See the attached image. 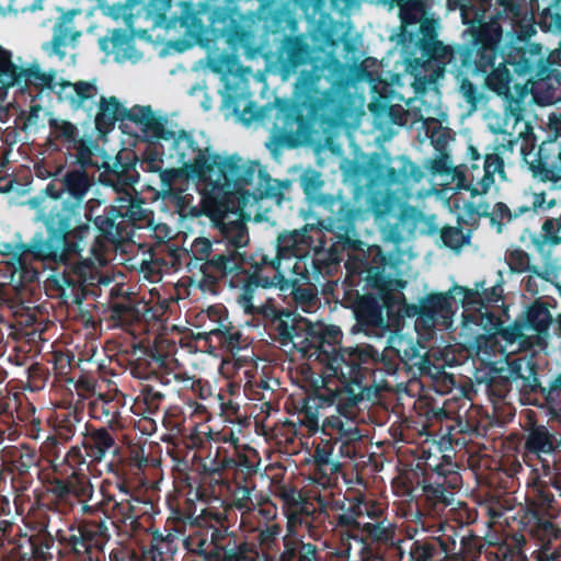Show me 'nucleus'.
<instances>
[{
    "label": "nucleus",
    "mask_w": 561,
    "mask_h": 561,
    "mask_svg": "<svg viewBox=\"0 0 561 561\" xmlns=\"http://www.w3.org/2000/svg\"><path fill=\"white\" fill-rule=\"evenodd\" d=\"M470 151H471V153H472V158H473L474 160H477V159L479 158V153L477 152V150H476V149H473V148H470Z\"/></svg>",
    "instance_id": "nucleus-38"
},
{
    "label": "nucleus",
    "mask_w": 561,
    "mask_h": 561,
    "mask_svg": "<svg viewBox=\"0 0 561 561\" xmlns=\"http://www.w3.org/2000/svg\"><path fill=\"white\" fill-rule=\"evenodd\" d=\"M304 329L307 332L306 342L309 343L310 348L308 346H301L300 351L308 355L309 357L316 356L318 359L319 352L323 351V348H328L333 351V348H339L337 346L342 340V332L335 325H323V324H308L301 323Z\"/></svg>",
    "instance_id": "nucleus-4"
},
{
    "label": "nucleus",
    "mask_w": 561,
    "mask_h": 561,
    "mask_svg": "<svg viewBox=\"0 0 561 561\" xmlns=\"http://www.w3.org/2000/svg\"><path fill=\"white\" fill-rule=\"evenodd\" d=\"M43 0H36V3L28 5L26 0H0V13L7 12H26L41 9Z\"/></svg>",
    "instance_id": "nucleus-21"
},
{
    "label": "nucleus",
    "mask_w": 561,
    "mask_h": 561,
    "mask_svg": "<svg viewBox=\"0 0 561 561\" xmlns=\"http://www.w3.org/2000/svg\"><path fill=\"white\" fill-rule=\"evenodd\" d=\"M502 289L499 287L492 288V295L488 296V301H497L501 297Z\"/></svg>",
    "instance_id": "nucleus-35"
},
{
    "label": "nucleus",
    "mask_w": 561,
    "mask_h": 561,
    "mask_svg": "<svg viewBox=\"0 0 561 561\" xmlns=\"http://www.w3.org/2000/svg\"><path fill=\"white\" fill-rule=\"evenodd\" d=\"M18 66L13 61V53L0 46V87L10 88L15 85V72Z\"/></svg>",
    "instance_id": "nucleus-14"
},
{
    "label": "nucleus",
    "mask_w": 561,
    "mask_h": 561,
    "mask_svg": "<svg viewBox=\"0 0 561 561\" xmlns=\"http://www.w3.org/2000/svg\"><path fill=\"white\" fill-rule=\"evenodd\" d=\"M127 110L114 96L102 98L95 123L100 130L111 127L116 121L126 118Z\"/></svg>",
    "instance_id": "nucleus-11"
},
{
    "label": "nucleus",
    "mask_w": 561,
    "mask_h": 561,
    "mask_svg": "<svg viewBox=\"0 0 561 561\" xmlns=\"http://www.w3.org/2000/svg\"><path fill=\"white\" fill-rule=\"evenodd\" d=\"M232 261V257L231 256H226V255H216L211 259V264H214L215 266H218L222 270H228V268H231L232 266H236V264H232L231 263Z\"/></svg>",
    "instance_id": "nucleus-29"
},
{
    "label": "nucleus",
    "mask_w": 561,
    "mask_h": 561,
    "mask_svg": "<svg viewBox=\"0 0 561 561\" xmlns=\"http://www.w3.org/2000/svg\"><path fill=\"white\" fill-rule=\"evenodd\" d=\"M500 340L507 341V342H510L512 345H513V343H514L513 334H512V333H508L507 331H502V332L496 333V335H495V341H496V343H500Z\"/></svg>",
    "instance_id": "nucleus-34"
},
{
    "label": "nucleus",
    "mask_w": 561,
    "mask_h": 561,
    "mask_svg": "<svg viewBox=\"0 0 561 561\" xmlns=\"http://www.w3.org/2000/svg\"><path fill=\"white\" fill-rule=\"evenodd\" d=\"M318 174L311 173L310 175H305L302 179V185L306 191H310L314 188L316 184H318Z\"/></svg>",
    "instance_id": "nucleus-31"
},
{
    "label": "nucleus",
    "mask_w": 561,
    "mask_h": 561,
    "mask_svg": "<svg viewBox=\"0 0 561 561\" xmlns=\"http://www.w3.org/2000/svg\"><path fill=\"white\" fill-rule=\"evenodd\" d=\"M478 296V293H470L469 295H467L465 301L466 306L469 308V305L474 304L477 301Z\"/></svg>",
    "instance_id": "nucleus-36"
},
{
    "label": "nucleus",
    "mask_w": 561,
    "mask_h": 561,
    "mask_svg": "<svg viewBox=\"0 0 561 561\" xmlns=\"http://www.w3.org/2000/svg\"><path fill=\"white\" fill-rule=\"evenodd\" d=\"M400 294L385 295L382 296L383 305L390 309L391 312L404 313L405 316H414L416 313L415 307H407L404 304H400Z\"/></svg>",
    "instance_id": "nucleus-23"
},
{
    "label": "nucleus",
    "mask_w": 561,
    "mask_h": 561,
    "mask_svg": "<svg viewBox=\"0 0 561 561\" xmlns=\"http://www.w3.org/2000/svg\"><path fill=\"white\" fill-rule=\"evenodd\" d=\"M79 35L80 32L73 25V14H62L55 25L53 39L44 44L43 48L48 55L64 59L68 55L67 49L73 47Z\"/></svg>",
    "instance_id": "nucleus-5"
},
{
    "label": "nucleus",
    "mask_w": 561,
    "mask_h": 561,
    "mask_svg": "<svg viewBox=\"0 0 561 561\" xmlns=\"http://www.w3.org/2000/svg\"><path fill=\"white\" fill-rule=\"evenodd\" d=\"M381 306L371 296H364L357 302L355 313L358 321L366 324H377L381 321Z\"/></svg>",
    "instance_id": "nucleus-13"
},
{
    "label": "nucleus",
    "mask_w": 561,
    "mask_h": 561,
    "mask_svg": "<svg viewBox=\"0 0 561 561\" xmlns=\"http://www.w3.org/2000/svg\"><path fill=\"white\" fill-rule=\"evenodd\" d=\"M318 360L325 364L333 375L345 376L356 365V354L351 348L339 347L333 348V351L323 348L318 354Z\"/></svg>",
    "instance_id": "nucleus-10"
},
{
    "label": "nucleus",
    "mask_w": 561,
    "mask_h": 561,
    "mask_svg": "<svg viewBox=\"0 0 561 561\" xmlns=\"http://www.w3.org/2000/svg\"><path fill=\"white\" fill-rule=\"evenodd\" d=\"M363 527L369 535L377 539H379L383 533V528L376 524L366 523L363 525Z\"/></svg>",
    "instance_id": "nucleus-30"
},
{
    "label": "nucleus",
    "mask_w": 561,
    "mask_h": 561,
    "mask_svg": "<svg viewBox=\"0 0 561 561\" xmlns=\"http://www.w3.org/2000/svg\"><path fill=\"white\" fill-rule=\"evenodd\" d=\"M526 265V262L524 261V259L520 261V264L519 266H525Z\"/></svg>",
    "instance_id": "nucleus-46"
},
{
    "label": "nucleus",
    "mask_w": 561,
    "mask_h": 561,
    "mask_svg": "<svg viewBox=\"0 0 561 561\" xmlns=\"http://www.w3.org/2000/svg\"><path fill=\"white\" fill-rule=\"evenodd\" d=\"M495 173L504 178L503 161L496 154H488L483 168L472 164L465 170L456 169L450 183L456 190H468L472 195H483L494 184Z\"/></svg>",
    "instance_id": "nucleus-2"
},
{
    "label": "nucleus",
    "mask_w": 561,
    "mask_h": 561,
    "mask_svg": "<svg viewBox=\"0 0 561 561\" xmlns=\"http://www.w3.org/2000/svg\"><path fill=\"white\" fill-rule=\"evenodd\" d=\"M500 35H501V34H500L499 30L496 28V30H495V37H496V41H499V39H500Z\"/></svg>",
    "instance_id": "nucleus-42"
},
{
    "label": "nucleus",
    "mask_w": 561,
    "mask_h": 561,
    "mask_svg": "<svg viewBox=\"0 0 561 561\" xmlns=\"http://www.w3.org/2000/svg\"><path fill=\"white\" fill-rule=\"evenodd\" d=\"M503 75H505L504 80L507 82V81H508V73H507V70H506V69H504Z\"/></svg>",
    "instance_id": "nucleus-41"
},
{
    "label": "nucleus",
    "mask_w": 561,
    "mask_h": 561,
    "mask_svg": "<svg viewBox=\"0 0 561 561\" xmlns=\"http://www.w3.org/2000/svg\"><path fill=\"white\" fill-rule=\"evenodd\" d=\"M28 204L37 210V219L44 221L48 229H53L54 215L51 211L57 208V197L33 198Z\"/></svg>",
    "instance_id": "nucleus-15"
},
{
    "label": "nucleus",
    "mask_w": 561,
    "mask_h": 561,
    "mask_svg": "<svg viewBox=\"0 0 561 561\" xmlns=\"http://www.w3.org/2000/svg\"><path fill=\"white\" fill-rule=\"evenodd\" d=\"M55 87L58 100L72 108L82 107L88 100L98 95V88L92 81L70 82L60 78Z\"/></svg>",
    "instance_id": "nucleus-7"
},
{
    "label": "nucleus",
    "mask_w": 561,
    "mask_h": 561,
    "mask_svg": "<svg viewBox=\"0 0 561 561\" xmlns=\"http://www.w3.org/2000/svg\"><path fill=\"white\" fill-rule=\"evenodd\" d=\"M299 547L298 542L286 541V549L282 554L283 561H294L297 554V548Z\"/></svg>",
    "instance_id": "nucleus-28"
},
{
    "label": "nucleus",
    "mask_w": 561,
    "mask_h": 561,
    "mask_svg": "<svg viewBox=\"0 0 561 561\" xmlns=\"http://www.w3.org/2000/svg\"><path fill=\"white\" fill-rule=\"evenodd\" d=\"M444 114L440 112L438 107L428 108L425 107L424 110L420 108V117L424 122V125L430 128V125L435 122H439L440 117H443Z\"/></svg>",
    "instance_id": "nucleus-26"
},
{
    "label": "nucleus",
    "mask_w": 561,
    "mask_h": 561,
    "mask_svg": "<svg viewBox=\"0 0 561 561\" xmlns=\"http://www.w3.org/2000/svg\"><path fill=\"white\" fill-rule=\"evenodd\" d=\"M553 439L542 426L534 428L527 439L528 448L534 451L549 453L553 449Z\"/></svg>",
    "instance_id": "nucleus-16"
},
{
    "label": "nucleus",
    "mask_w": 561,
    "mask_h": 561,
    "mask_svg": "<svg viewBox=\"0 0 561 561\" xmlns=\"http://www.w3.org/2000/svg\"><path fill=\"white\" fill-rule=\"evenodd\" d=\"M527 321L536 331H546L551 322L549 310L542 305H534L527 312Z\"/></svg>",
    "instance_id": "nucleus-17"
},
{
    "label": "nucleus",
    "mask_w": 561,
    "mask_h": 561,
    "mask_svg": "<svg viewBox=\"0 0 561 561\" xmlns=\"http://www.w3.org/2000/svg\"><path fill=\"white\" fill-rule=\"evenodd\" d=\"M22 253H23V250H22V248H21V247H15V248H14V256H16V257H18V262H19V263H20V256H21V254H22Z\"/></svg>",
    "instance_id": "nucleus-37"
},
{
    "label": "nucleus",
    "mask_w": 561,
    "mask_h": 561,
    "mask_svg": "<svg viewBox=\"0 0 561 561\" xmlns=\"http://www.w3.org/2000/svg\"><path fill=\"white\" fill-rule=\"evenodd\" d=\"M126 118L139 126L150 141H160L173 136L168 119L156 114L150 106L135 105L127 110Z\"/></svg>",
    "instance_id": "nucleus-3"
},
{
    "label": "nucleus",
    "mask_w": 561,
    "mask_h": 561,
    "mask_svg": "<svg viewBox=\"0 0 561 561\" xmlns=\"http://www.w3.org/2000/svg\"><path fill=\"white\" fill-rule=\"evenodd\" d=\"M443 242L450 249L458 250L466 243L468 238L458 228H445L442 232Z\"/></svg>",
    "instance_id": "nucleus-22"
},
{
    "label": "nucleus",
    "mask_w": 561,
    "mask_h": 561,
    "mask_svg": "<svg viewBox=\"0 0 561 561\" xmlns=\"http://www.w3.org/2000/svg\"><path fill=\"white\" fill-rule=\"evenodd\" d=\"M557 228H558V222L553 219L547 220L543 224L542 229L545 231V237H546L547 241L552 242V243H557L559 241V239L557 237H554L552 233Z\"/></svg>",
    "instance_id": "nucleus-27"
},
{
    "label": "nucleus",
    "mask_w": 561,
    "mask_h": 561,
    "mask_svg": "<svg viewBox=\"0 0 561 561\" xmlns=\"http://www.w3.org/2000/svg\"><path fill=\"white\" fill-rule=\"evenodd\" d=\"M16 83L21 88L33 85L39 90H50L56 92V87L59 82V77L53 70H44L37 62L28 64L25 67H18L15 72Z\"/></svg>",
    "instance_id": "nucleus-8"
},
{
    "label": "nucleus",
    "mask_w": 561,
    "mask_h": 561,
    "mask_svg": "<svg viewBox=\"0 0 561 561\" xmlns=\"http://www.w3.org/2000/svg\"><path fill=\"white\" fill-rule=\"evenodd\" d=\"M404 23H415L423 12L422 0H396Z\"/></svg>",
    "instance_id": "nucleus-19"
},
{
    "label": "nucleus",
    "mask_w": 561,
    "mask_h": 561,
    "mask_svg": "<svg viewBox=\"0 0 561 561\" xmlns=\"http://www.w3.org/2000/svg\"><path fill=\"white\" fill-rule=\"evenodd\" d=\"M161 193L164 197H175L186 190L188 180L194 181L199 194L202 195V205L204 206V191L199 176H194L192 170L182 165L163 170L159 173Z\"/></svg>",
    "instance_id": "nucleus-6"
},
{
    "label": "nucleus",
    "mask_w": 561,
    "mask_h": 561,
    "mask_svg": "<svg viewBox=\"0 0 561 561\" xmlns=\"http://www.w3.org/2000/svg\"><path fill=\"white\" fill-rule=\"evenodd\" d=\"M225 104H226L227 107H231L232 106L231 103H230V100H226Z\"/></svg>",
    "instance_id": "nucleus-43"
},
{
    "label": "nucleus",
    "mask_w": 561,
    "mask_h": 561,
    "mask_svg": "<svg viewBox=\"0 0 561 561\" xmlns=\"http://www.w3.org/2000/svg\"><path fill=\"white\" fill-rule=\"evenodd\" d=\"M173 136L162 140L172 141L182 165L192 170L204 183V209L210 216L222 217L234 209L239 194V172L241 159L214 152L204 135L194 136L184 130H175Z\"/></svg>",
    "instance_id": "nucleus-1"
},
{
    "label": "nucleus",
    "mask_w": 561,
    "mask_h": 561,
    "mask_svg": "<svg viewBox=\"0 0 561 561\" xmlns=\"http://www.w3.org/2000/svg\"><path fill=\"white\" fill-rule=\"evenodd\" d=\"M538 203H541V199H539V196H536V202H535V204L537 205Z\"/></svg>",
    "instance_id": "nucleus-44"
},
{
    "label": "nucleus",
    "mask_w": 561,
    "mask_h": 561,
    "mask_svg": "<svg viewBox=\"0 0 561 561\" xmlns=\"http://www.w3.org/2000/svg\"><path fill=\"white\" fill-rule=\"evenodd\" d=\"M89 447L90 456L98 461H101L107 453L116 451L114 438L106 430L94 431L90 436Z\"/></svg>",
    "instance_id": "nucleus-12"
},
{
    "label": "nucleus",
    "mask_w": 561,
    "mask_h": 561,
    "mask_svg": "<svg viewBox=\"0 0 561 561\" xmlns=\"http://www.w3.org/2000/svg\"><path fill=\"white\" fill-rule=\"evenodd\" d=\"M354 512H355V514H356V515H358V516H360V515H363L364 513H366L368 516L373 517V516L377 515V513L379 512V510H378V508H371V510H370V508L367 506V504L359 503V504L356 506V508H355V511H354Z\"/></svg>",
    "instance_id": "nucleus-32"
},
{
    "label": "nucleus",
    "mask_w": 561,
    "mask_h": 561,
    "mask_svg": "<svg viewBox=\"0 0 561 561\" xmlns=\"http://www.w3.org/2000/svg\"><path fill=\"white\" fill-rule=\"evenodd\" d=\"M256 287L257 285L254 286L252 283L247 284L242 287L239 295L238 302L247 313H252L255 310L253 299Z\"/></svg>",
    "instance_id": "nucleus-24"
},
{
    "label": "nucleus",
    "mask_w": 561,
    "mask_h": 561,
    "mask_svg": "<svg viewBox=\"0 0 561 561\" xmlns=\"http://www.w3.org/2000/svg\"><path fill=\"white\" fill-rule=\"evenodd\" d=\"M100 46L104 51L113 55L118 62L138 58L133 38L126 32L114 31L111 35L100 39Z\"/></svg>",
    "instance_id": "nucleus-9"
},
{
    "label": "nucleus",
    "mask_w": 561,
    "mask_h": 561,
    "mask_svg": "<svg viewBox=\"0 0 561 561\" xmlns=\"http://www.w3.org/2000/svg\"><path fill=\"white\" fill-rule=\"evenodd\" d=\"M226 238L237 248L244 247L248 243V233L242 224H237L226 231Z\"/></svg>",
    "instance_id": "nucleus-25"
},
{
    "label": "nucleus",
    "mask_w": 561,
    "mask_h": 561,
    "mask_svg": "<svg viewBox=\"0 0 561 561\" xmlns=\"http://www.w3.org/2000/svg\"><path fill=\"white\" fill-rule=\"evenodd\" d=\"M50 128L55 137L62 138L66 141H75L78 135L77 127L62 119L50 121Z\"/></svg>",
    "instance_id": "nucleus-20"
},
{
    "label": "nucleus",
    "mask_w": 561,
    "mask_h": 561,
    "mask_svg": "<svg viewBox=\"0 0 561 561\" xmlns=\"http://www.w3.org/2000/svg\"><path fill=\"white\" fill-rule=\"evenodd\" d=\"M479 214H488V207H484L483 209L477 210Z\"/></svg>",
    "instance_id": "nucleus-40"
},
{
    "label": "nucleus",
    "mask_w": 561,
    "mask_h": 561,
    "mask_svg": "<svg viewBox=\"0 0 561 561\" xmlns=\"http://www.w3.org/2000/svg\"><path fill=\"white\" fill-rule=\"evenodd\" d=\"M538 203H541V199H539V196H536V202H535V204L537 205Z\"/></svg>",
    "instance_id": "nucleus-45"
},
{
    "label": "nucleus",
    "mask_w": 561,
    "mask_h": 561,
    "mask_svg": "<svg viewBox=\"0 0 561 561\" xmlns=\"http://www.w3.org/2000/svg\"><path fill=\"white\" fill-rule=\"evenodd\" d=\"M11 250H12V247H11V245L5 244V245H4L3 253H4V254H9V253H11Z\"/></svg>",
    "instance_id": "nucleus-39"
},
{
    "label": "nucleus",
    "mask_w": 561,
    "mask_h": 561,
    "mask_svg": "<svg viewBox=\"0 0 561 561\" xmlns=\"http://www.w3.org/2000/svg\"><path fill=\"white\" fill-rule=\"evenodd\" d=\"M299 553L300 556L307 558V559H310L311 557L314 556V549L311 545H300L299 543Z\"/></svg>",
    "instance_id": "nucleus-33"
},
{
    "label": "nucleus",
    "mask_w": 561,
    "mask_h": 561,
    "mask_svg": "<svg viewBox=\"0 0 561 561\" xmlns=\"http://www.w3.org/2000/svg\"><path fill=\"white\" fill-rule=\"evenodd\" d=\"M65 184L76 198H81L89 188L88 178L79 171L68 173L65 178Z\"/></svg>",
    "instance_id": "nucleus-18"
}]
</instances>
